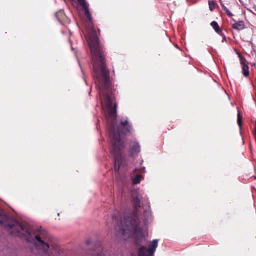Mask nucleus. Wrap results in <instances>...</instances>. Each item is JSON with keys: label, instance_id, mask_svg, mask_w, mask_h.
<instances>
[{"label": "nucleus", "instance_id": "f257e3e1", "mask_svg": "<svg viewBox=\"0 0 256 256\" xmlns=\"http://www.w3.org/2000/svg\"><path fill=\"white\" fill-rule=\"evenodd\" d=\"M82 6L90 21V26L88 28L87 39L92 61L94 77L97 86L100 98L105 102H114V98L109 93L112 90L110 80V71L106 68L102 46L100 44L98 32L92 26V17L88 8V4L85 0H78Z\"/></svg>", "mask_w": 256, "mask_h": 256}, {"label": "nucleus", "instance_id": "f03ea898", "mask_svg": "<svg viewBox=\"0 0 256 256\" xmlns=\"http://www.w3.org/2000/svg\"><path fill=\"white\" fill-rule=\"evenodd\" d=\"M2 218L4 220H0V224L12 234L24 237L28 242L34 238V245L41 250V253L32 250L34 254H40V256H62V250L46 230L40 228L34 232L27 223L20 224L16 220L10 219L5 215Z\"/></svg>", "mask_w": 256, "mask_h": 256}, {"label": "nucleus", "instance_id": "7ed1b4c3", "mask_svg": "<svg viewBox=\"0 0 256 256\" xmlns=\"http://www.w3.org/2000/svg\"><path fill=\"white\" fill-rule=\"evenodd\" d=\"M132 203L136 208V212L132 216L126 217L124 218V224L122 222V226L119 231V234L128 238L134 236L136 243L140 245L145 240L144 234L139 227V219L137 214V210L140 207V201L138 198H133Z\"/></svg>", "mask_w": 256, "mask_h": 256}, {"label": "nucleus", "instance_id": "20e7f679", "mask_svg": "<svg viewBox=\"0 0 256 256\" xmlns=\"http://www.w3.org/2000/svg\"><path fill=\"white\" fill-rule=\"evenodd\" d=\"M158 240H154L150 242L148 248L142 246L138 250V256H154L158 246Z\"/></svg>", "mask_w": 256, "mask_h": 256}, {"label": "nucleus", "instance_id": "39448f33", "mask_svg": "<svg viewBox=\"0 0 256 256\" xmlns=\"http://www.w3.org/2000/svg\"><path fill=\"white\" fill-rule=\"evenodd\" d=\"M140 152V147L139 144L135 141L130 142L129 148V154L131 157H134L138 155Z\"/></svg>", "mask_w": 256, "mask_h": 256}, {"label": "nucleus", "instance_id": "423d86ee", "mask_svg": "<svg viewBox=\"0 0 256 256\" xmlns=\"http://www.w3.org/2000/svg\"><path fill=\"white\" fill-rule=\"evenodd\" d=\"M239 57L240 59V62L242 65L243 74L244 76L248 77L249 76V68L244 63L246 60L240 54H239Z\"/></svg>", "mask_w": 256, "mask_h": 256}, {"label": "nucleus", "instance_id": "0eeeda50", "mask_svg": "<svg viewBox=\"0 0 256 256\" xmlns=\"http://www.w3.org/2000/svg\"><path fill=\"white\" fill-rule=\"evenodd\" d=\"M210 26L212 27V28L214 30L215 32L218 34L219 35L223 36L224 34L222 30V29L219 26L217 22L214 21L211 22Z\"/></svg>", "mask_w": 256, "mask_h": 256}, {"label": "nucleus", "instance_id": "6e6552de", "mask_svg": "<svg viewBox=\"0 0 256 256\" xmlns=\"http://www.w3.org/2000/svg\"><path fill=\"white\" fill-rule=\"evenodd\" d=\"M144 222L145 224H146L149 222V221L152 220V216L151 211L149 208L148 210H145L144 212Z\"/></svg>", "mask_w": 256, "mask_h": 256}, {"label": "nucleus", "instance_id": "1a4fd4ad", "mask_svg": "<svg viewBox=\"0 0 256 256\" xmlns=\"http://www.w3.org/2000/svg\"><path fill=\"white\" fill-rule=\"evenodd\" d=\"M232 28L238 30H241L244 28V24L242 22H236L232 24Z\"/></svg>", "mask_w": 256, "mask_h": 256}, {"label": "nucleus", "instance_id": "9d476101", "mask_svg": "<svg viewBox=\"0 0 256 256\" xmlns=\"http://www.w3.org/2000/svg\"><path fill=\"white\" fill-rule=\"evenodd\" d=\"M142 178L141 175L138 174L135 178H132V182L135 184H138L140 182Z\"/></svg>", "mask_w": 256, "mask_h": 256}, {"label": "nucleus", "instance_id": "9b49d317", "mask_svg": "<svg viewBox=\"0 0 256 256\" xmlns=\"http://www.w3.org/2000/svg\"><path fill=\"white\" fill-rule=\"evenodd\" d=\"M238 124L240 127L242 126V118L240 116V113L238 112Z\"/></svg>", "mask_w": 256, "mask_h": 256}, {"label": "nucleus", "instance_id": "f8f14e48", "mask_svg": "<svg viewBox=\"0 0 256 256\" xmlns=\"http://www.w3.org/2000/svg\"><path fill=\"white\" fill-rule=\"evenodd\" d=\"M222 8L228 16L230 17L232 16V14L228 10V8L226 6H222Z\"/></svg>", "mask_w": 256, "mask_h": 256}, {"label": "nucleus", "instance_id": "ddd939ff", "mask_svg": "<svg viewBox=\"0 0 256 256\" xmlns=\"http://www.w3.org/2000/svg\"><path fill=\"white\" fill-rule=\"evenodd\" d=\"M210 9L211 11H212L215 8L214 3L212 2H209Z\"/></svg>", "mask_w": 256, "mask_h": 256}, {"label": "nucleus", "instance_id": "4468645a", "mask_svg": "<svg viewBox=\"0 0 256 256\" xmlns=\"http://www.w3.org/2000/svg\"><path fill=\"white\" fill-rule=\"evenodd\" d=\"M226 40V38L224 36V39H223L222 42H224V40Z\"/></svg>", "mask_w": 256, "mask_h": 256}, {"label": "nucleus", "instance_id": "2eb2a0df", "mask_svg": "<svg viewBox=\"0 0 256 256\" xmlns=\"http://www.w3.org/2000/svg\"><path fill=\"white\" fill-rule=\"evenodd\" d=\"M87 244H90V242H87Z\"/></svg>", "mask_w": 256, "mask_h": 256}]
</instances>
